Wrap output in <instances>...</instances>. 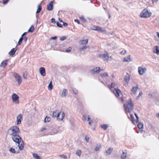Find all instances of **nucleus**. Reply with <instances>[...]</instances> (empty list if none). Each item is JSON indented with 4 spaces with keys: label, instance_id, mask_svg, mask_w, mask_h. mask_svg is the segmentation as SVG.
<instances>
[{
    "label": "nucleus",
    "instance_id": "obj_2",
    "mask_svg": "<svg viewBox=\"0 0 159 159\" xmlns=\"http://www.w3.org/2000/svg\"><path fill=\"white\" fill-rule=\"evenodd\" d=\"M125 111L130 113L133 110L134 105L131 98L126 101L124 104Z\"/></svg>",
    "mask_w": 159,
    "mask_h": 159
},
{
    "label": "nucleus",
    "instance_id": "obj_46",
    "mask_svg": "<svg viewBox=\"0 0 159 159\" xmlns=\"http://www.w3.org/2000/svg\"><path fill=\"white\" fill-rule=\"evenodd\" d=\"M73 93L74 94H78V91L76 89H75V88L74 89H73Z\"/></svg>",
    "mask_w": 159,
    "mask_h": 159
},
{
    "label": "nucleus",
    "instance_id": "obj_21",
    "mask_svg": "<svg viewBox=\"0 0 159 159\" xmlns=\"http://www.w3.org/2000/svg\"><path fill=\"white\" fill-rule=\"evenodd\" d=\"M131 56L130 55H129L127 57H126L124 58L123 61L124 62H130L132 61V59L130 58Z\"/></svg>",
    "mask_w": 159,
    "mask_h": 159
},
{
    "label": "nucleus",
    "instance_id": "obj_42",
    "mask_svg": "<svg viewBox=\"0 0 159 159\" xmlns=\"http://www.w3.org/2000/svg\"><path fill=\"white\" fill-rule=\"evenodd\" d=\"M134 115L135 116V117L136 118V122L137 123H139V117L137 115V114L136 113H134Z\"/></svg>",
    "mask_w": 159,
    "mask_h": 159
},
{
    "label": "nucleus",
    "instance_id": "obj_49",
    "mask_svg": "<svg viewBox=\"0 0 159 159\" xmlns=\"http://www.w3.org/2000/svg\"><path fill=\"white\" fill-rule=\"evenodd\" d=\"M80 19L83 22H85L86 21L85 19L84 18L83 16H81L80 17Z\"/></svg>",
    "mask_w": 159,
    "mask_h": 159
},
{
    "label": "nucleus",
    "instance_id": "obj_1",
    "mask_svg": "<svg viewBox=\"0 0 159 159\" xmlns=\"http://www.w3.org/2000/svg\"><path fill=\"white\" fill-rule=\"evenodd\" d=\"M20 131L19 127L16 126H13L10 128L7 131V134L10 136H13L15 134H19Z\"/></svg>",
    "mask_w": 159,
    "mask_h": 159
},
{
    "label": "nucleus",
    "instance_id": "obj_64",
    "mask_svg": "<svg viewBox=\"0 0 159 159\" xmlns=\"http://www.w3.org/2000/svg\"><path fill=\"white\" fill-rule=\"evenodd\" d=\"M156 116L157 117L159 118V113H158L156 114Z\"/></svg>",
    "mask_w": 159,
    "mask_h": 159
},
{
    "label": "nucleus",
    "instance_id": "obj_37",
    "mask_svg": "<svg viewBox=\"0 0 159 159\" xmlns=\"http://www.w3.org/2000/svg\"><path fill=\"white\" fill-rule=\"evenodd\" d=\"M99 27H97L94 26H93V30H94L99 31V30H100L99 29Z\"/></svg>",
    "mask_w": 159,
    "mask_h": 159
},
{
    "label": "nucleus",
    "instance_id": "obj_54",
    "mask_svg": "<svg viewBox=\"0 0 159 159\" xmlns=\"http://www.w3.org/2000/svg\"><path fill=\"white\" fill-rule=\"evenodd\" d=\"M115 85V84L114 83H112L110 85V87L111 88H113Z\"/></svg>",
    "mask_w": 159,
    "mask_h": 159
},
{
    "label": "nucleus",
    "instance_id": "obj_24",
    "mask_svg": "<svg viewBox=\"0 0 159 159\" xmlns=\"http://www.w3.org/2000/svg\"><path fill=\"white\" fill-rule=\"evenodd\" d=\"M113 148H109L106 152L105 153L107 154L106 155H109L113 151Z\"/></svg>",
    "mask_w": 159,
    "mask_h": 159
},
{
    "label": "nucleus",
    "instance_id": "obj_55",
    "mask_svg": "<svg viewBox=\"0 0 159 159\" xmlns=\"http://www.w3.org/2000/svg\"><path fill=\"white\" fill-rule=\"evenodd\" d=\"M120 53L124 55L126 53V51L125 50L122 51Z\"/></svg>",
    "mask_w": 159,
    "mask_h": 159
},
{
    "label": "nucleus",
    "instance_id": "obj_19",
    "mask_svg": "<svg viewBox=\"0 0 159 159\" xmlns=\"http://www.w3.org/2000/svg\"><path fill=\"white\" fill-rule=\"evenodd\" d=\"M130 79V75L127 73L125 77L124 80L125 82L128 83Z\"/></svg>",
    "mask_w": 159,
    "mask_h": 159
},
{
    "label": "nucleus",
    "instance_id": "obj_58",
    "mask_svg": "<svg viewBox=\"0 0 159 159\" xmlns=\"http://www.w3.org/2000/svg\"><path fill=\"white\" fill-rule=\"evenodd\" d=\"M83 120H86V116L85 115L83 116Z\"/></svg>",
    "mask_w": 159,
    "mask_h": 159
},
{
    "label": "nucleus",
    "instance_id": "obj_16",
    "mask_svg": "<svg viewBox=\"0 0 159 159\" xmlns=\"http://www.w3.org/2000/svg\"><path fill=\"white\" fill-rule=\"evenodd\" d=\"M8 61V59H7L3 61L0 65V67L5 68L7 65V62Z\"/></svg>",
    "mask_w": 159,
    "mask_h": 159
},
{
    "label": "nucleus",
    "instance_id": "obj_11",
    "mask_svg": "<svg viewBox=\"0 0 159 159\" xmlns=\"http://www.w3.org/2000/svg\"><path fill=\"white\" fill-rule=\"evenodd\" d=\"M65 116V114L63 112H60L58 113L57 116V120H62Z\"/></svg>",
    "mask_w": 159,
    "mask_h": 159
},
{
    "label": "nucleus",
    "instance_id": "obj_18",
    "mask_svg": "<svg viewBox=\"0 0 159 159\" xmlns=\"http://www.w3.org/2000/svg\"><path fill=\"white\" fill-rule=\"evenodd\" d=\"M67 94V90L66 89H64L62 93V94L61 95V96L62 97H66Z\"/></svg>",
    "mask_w": 159,
    "mask_h": 159
},
{
    "label": "nucleus",
    "instance_id": "obj_12",
    "mask_svg": "<svg viewBox=\"0 0 159 159\" xmlns=\"http://www.w3.org/2000/svg\"><path fill=\"white\" fill-rule=\"evenodd\" d=\"M139 89V86L136 84L135 86L132 87L131 89V95L135 94L137 91V89Z\"/></svg>",
    "mask_w": 159,
    "mask_h": 159
},
{
    "label": "nucleus",
    "instance_id": "obj_28",
    "mask_svg": "<svg viewBox=\"0 0 159 159\" xmlns=\"http://www.w3.org/2000/svg\"><path fill=\"white\" fill-rule=\"evenodd\" d=\"M33 156L35 159H41L40 157L36 153H33Z\"/></svg>",
    "mask_w": 159,
    "mask_h": 159
},
{
    "label": "nucleus",
    "instance_id": "obj_20",
    "mask_svg": "<svg viewBox=\"0 0 159 159\" xmlns=\"http://www.w3.org/2000/svg\"><path fill=\"white\" fill-rule=\"evenodd\" d=\"M120 92V90L118 89H115V90L114 91V93L117 97L119 96V93Z\"/></svg>",
    "mask_w": 159,
    "mask_h": 159
},
{
    "label": "nucleus",
    "instance_id": "obj_8",
    "mask_svg": "<svg viewBox=\"0 0 159 159\" xmlns=\"http://www.w3.org/2000/svg\"><path fill=\"white\" fill-rule=\"evenodd\" d=\"M147 70L145 68H143L140 66L138 68V72L139 75H142L145 73Z\"/></svg>",
    "mask_w": 159,
    "mask_h": 159
},
{
    "label": "nucleus",
    "instance_id": "obj_33",
    "mask_svg": "<svg viewBox=\"0 0 159 159\" xmlns=\"http://www.w3.org/2000/svg\"><path fill=\"white\" fill-rule=\"evenodd\" d=\"M76 154L77 156H79V157H80L81 154V151L80 150H77L76 152Z\"/></svg>",
    "mask_w": 159,
    "mask_h": 159
},
{
    "label": "nucleus",
    "instance_id": "obj_15",
    "mask_svg": "<svg viewBox=\"0 0 159 159\" xmlns=\"http://www.w3.org/2000/svg\"><path fill=\"white\" fill-rule=\"evenodd\" d=\"M39 72L41 75L43 76L46 75L45 70L44 67H41L39 69Z\"/></svg>",
    "mask_w": 159,
    "mask_h": 159
},
{
    "label": "nucleus",
    "instance_id": "obj_29",
    "mask_svg": "<svg viewBox=\"0 0 159 159\" xmlns=\"http://www.w3.org/2000/svg\"><path fill=\"white\" fill-rule=\"evenodd\" d=\"M108 126L107 124H104L101 125V128L104 130H106L108 128Z\"/></svg>",
    "mask_w": 159,
    "mask_h": 159
},
{
    "label": "nucleus",
    "instance_id": "obj_48",
    "mask_svg": "<svg viewBox=\"0 0 159 159\" xmlns=\"http://www.w3.org/2000/svg\"><path fill=\"white\" fill-rule=\"evenodd\" d=\"M99 29H100L98 31H100L101 32H103L106 31V30L105 29H103L102 28H101L100 27H99Z\"/></svg>",
    "mask_w": 159,
    "mask_h": 159
},
{
    "label": "nucleus",
    "instance_id": "obj_9",
    "mask_svg": "<svg viewBox=\"0 0 159 159\" xmlns=\"http://www.w3.org/2000/svg\"><path fill=\"white\" fill-rule=\"evenodd\" d=\"M102 70H101L100 67H96L94 69L90 70V72L91 73L94 74H96L99 73L100 71Z\"/></svg>",
    "mask_w": 159,
    "mask_h": 159
},
{
    "label": "nucleus",
    "instance_id": "obj_5",
    "mask_svg": "<svg viewBox=\"0 0 159 159\" xmlns=\"http://www.w3.org/2000/svg\"><path fill=\"white\" fill-rule=\"evenodd\" d=\"M14 76L15 77L16 80L18 82L19 84H20L21 83L22 80L20 76L17 73H14Z\"/></svg>",
    "mask_w": 159,
    "mask_h": 159
},
{
    "label": "nucleus",
    "instance_id": "obj_23",
    "mask_svg": "<svg viewBox=\"0 0 159 159\" xmlns=\"http://www.w3.org/2000/svg\"><path fill=\"white\" fill-rule=\"evenodd\" d=\"M16 49H15V48H13L9 52V55L10 56H13L15 54V53L16 52Z\"/></svg>",
    "mask_w": 159,
    "mask_h": 159
},
{
    "label": "nucleus",
    "instance_id": "obj_14",
    "mask_svg": "<svg viewBox=\"0 0 159 159\" xmlns=\"http://www.w3.org/2000/svg\"><path fill=\"white\" fill-rule=\"evenodd\" d=\"M27 32H24L21 35V36L20 38L19 39V41L18 43V45H20L22 42L23 40V37L24 36L26 35L27 34Z\"/></svg>",
    "mask_w": 159,
    "mask_h": 159
},
{
    "label": "nucleus",
    "instance_id": "obj_60",
    "mask_svg": "<svg viewBox=\"0 0 159 159\" xmlns=\"http://www.w3.org/2000/svg\"><path fill=\"white\" fill-rule=\"evenodd\" d=\"M57 39V36H54L51 38L52 39L56 40Z\"/></svg>",
    "mask_w": 159,
    "mask_h": 159
},
{
    "label": "nucleus",
    "instance_id": "obj_31",
    "mask_svg": "<svg viewBox=\"0 0 159 159\" xmlns=\"http://www.w3.org/2000/svg\"><path fill=\"white\" fill-rule=\"evenodd\" d=\"M42 10V7L40 5L38 6V8L36 11V13H39Z\"/></svg>",
    "mask_w": 159,
    "mask_h": 159
},
{
    "label": "nucleus",
    "instance_id": "obj_7",
    "mask_svg": "<svg viewBox=\"0 0 159 159\" xmlns=\"http://www.w3.org/2000/svg\"><path fill=\"white\" fill-rule=\"evenodd\" d=\"M12 98L13 102L16 103H19V97L16 94H13L12 96Z\"/></svg>",
    "mask_w": 159,
    "mask_h": 159
},
{
    "label": "nucleus",
    "instance_id": "obj_57",
    "mask_svg": "<svg viewBox=\"0 0 159 159\" xmlns=\"http://www.w3.org/2000/svg\"><path fill=\"white\" fill-rule=\"evenodd\" d=\"M74 21L75 22H77V23L79 24H80V21H79V20H78V19H75V20H74Z\"/></svg>",
    "mask_w": 159,
    "mask_h": 159
},
{
    "label": "nucleus",
    "instance_id": "obj_10",
    "mask_svg": "<svg viewBox=\"0 0 159 159\" xmlns=\"http://www.w3.org/2000/svg\"><path fill=\"white\" fill-rule=\"evenodd\" d=\"M23 115L20 114L18 115L16 118V125H19L21 123V120H22Z\"/></svg>",
    "mask_w": 159,
    "mask_h": 159
},
{
    "label": "nucleus",
    "instance_id": "obj_44",
    "mask_svg": "<svg viewBox=\"0 0 159 159\" xmlns=\"http://www.w3.org/2000/svg\"><path fill=\"white\" fill-rule=\"evenodd\" d=\"M89 137L88 135H87L85 136V140H86V141L87 143L89 141Z\"/></svg>",
    "mask_w": 159,
    "mask_h": 159
},
{
    "label": "nucleus",
    "instance_id": "obj_53",
    "mask_svg": "<svg viewBox=\"0 0 159 159\" xmlns=\"http://www.w3.org/2000/svg\"><path fill=\"white\" fill-rule=\"evenodd\" d=\"M28 39V38L26 37V35L24 36L23 37V40H24V41H25V42H26L27 40Z\"/></svg>",
    "mask_w": 159,
    "mask_h": 159
},
{
    "label": "nucleus",
    "instance_id": "obj_61",
    "mask_svg": "<svg viewBox=\"0 0 159 159\" xmlns=\"http://www.w3.org/2000/svg\"><path fill=\"white\" fill-rule=\"evenodd\" d=\"M46 129V128L45 127H43L42 128L40 129V131L42 132L43 131V130H45Z\"/></svg>",
    "mask_w": 159,
    "mask_h": 159
},
{
    "label": "nucleus",
    "instance_id": "obj_4",
    "mask_svg": "<svg viewBox=\"0 0 159 159\" xmlns=\"http://www.w3.org/2000/svg\"><path fill=\"white\" fill-rule=\"evenodd\" d=\"M11 138L13 141L17 143H20L22 140V139L19 135V134H15L12 136Z\"/></svg>",
    "mask_w": 159,
    "mask_h": 159
},
{
    "label": "nucleus",
    "instance_id": "obj_17",
    "mask_svg": "<svg viewBox=\"0 0 159 159\" xmlns=\"http://www.w3.org/2000/svg\"><path fill=\"white\" fill-rule=\"evenodd\" d=\"M99 57H102L105 58L107 60H108L109 59V56L107 54H100Z\"/></svg>",
    "mask_w": 159,
    "mask_h": 159
},
{
    "label": "nucleus",
    "instance_id": "obj_50",
    "mask_svg": "<svg viewBox=\"0 0 159 159\" xmlns=\"http://www.w3.org/2000/svg\"><path fill=\"white\" fill-rule=\"evenodd\" d=\"M66 39V36H62L61 37L60 39V40L61 41H64Z\"/></svg>",
    "mask_w": 159,
    "mask_h": 159
},
{
    "label": "nucleus",
    "instance_id": "obj_13",
    "mask_svg": "<svg viewBox=\"0 0 159 159\" xmlns=\"http://www.w3.org/2000/svg\"><path fill=\"white\" fill-rule=\"evenodd\" d=\"M53 9V2L51 1L47 5V9L48 11H51Z\"/></svg>",
    "mask_w": 159,
    "mask_h": 159
},
{
    "label": "nucleus",
    "instance_id": "obj_56",
    "mask_svg": "<svg viewBox=\"0 0 159 159\" xmlns=\"http://www.w3.org/2000/svg\"><path fill=\"white\" fill-rule=\"evenodd\" d=\"M51 22L52 23H56L55 19L54 18H52L51 19Z\"/></svg>",
    "mask_w": 159,
    "mask_h": 159
},
{
    "label": "nucleus",
    "instance_id": "obj_34",
    "mask_svg": "<svg viewBox=\"0 0 159 159\" xmlns=\"http://www.w3.org/2000/svg\"><path fill=\"white\" fill-rule=\"evenodd\" d=\"M87 48V47L86 46H83L81 48H79V50L80 51L84 50L86 49Z\"/></svg>",
    "mask_w": 159,
    "mask_h": 159
},
{
    "label": "nucleus",
    "instance_id": "obj_30",
    "mask_svg": "<svg viewBox=\"0 0 159 159\" xmlns=\"http://www.w3.org/2000/svg\"><path fill=\"white\" fill-rule=\"evenodd\" d=\"M53 88V85H52V81H51L49 83L48 85V89L51 90Z\"/></svg>",
    "mask_w": 159,
    "mask_h": 159
},
{
    "label": "nucleus",
    "instance_id": "obj_38",
    "mask_svg": "<svg viewBox=\"0 0 159 159\" xmlns=\"http://www.w3.org/2000/svg\"><path fill=\"white\" fill-rule=\"evenodd\" d=\"M58 156L62 158L65 159H67V157L64 155H59Z\"/></svg>",
    "mask_w": 159,
    "mask_h": 159
},
{
    "label": "nucleus",
    "instance_id": "obj_35",
    "mask_svg": "<svg viewBox=\"0 0 159 159\" xmlns=\"http://www.w3.org/2000/svg\"><path fill=\"white\" fill-rule=\"evenodd\" d=\"M58 113H57V111H53L52 115V117H57V115Z\"/></svg>",
    "mask_w": 159,
    "mask_h": 159
},
{
    "label": "nucleus",
    "instance_id": "obj_39",
    "mask_svg": "<svg viewBox=\"0 0 159 159\" xmlns=\"http://www.w3.org/2000/svg\"><path fill=\"white\" fill-rule=\"evenodd\" d=\"M50 117H46L44 120V122H47L50 121Z\"/></svg>",
    "mask_w": 159,
    "mask_h": 159
},
{
    "label": "nucleus",
    "instance_id": "obj_6",
    "mask_svg": "<svg viewBox=\"0 0 159 159\" xmlns=\"http://www.w3.org/2000/svg\"><path fill=\"white\" fill-rule=\"evenodd\" d=\"M17 145L16 147L14 146L13 147L16 149L18 148V147L19 149L20 150H23L24 148V141L23 140L21 141L20 143H17Z\"/></svg>",
    "mask_w": 159,
    "mask_h": 159
},
{
    "label": "nucleus",
    "instance_id": "obj_41",
    "mask_svg": "<svg viewBox=\"0 0 159 159\" xmlns=\"http://www.w3.org/2000/svg\"><path fill=\"white\" fill-rule=\"evenodd\" d=\"M130 116L131 117V120L132 122L134 123V119L133 116L132 114H130Z\"/></svg>",
    "mask_w": 159,
    "mask_h": 159
},
{
    "label": "nucleus",
    "instance_id": "obj_52",
    "mask_svg": "<svg viewBox=\"0 0 159 159\" xmlns=\"http://www.w3.org/2000/svg\"><path fill=\"white\" fill-rule=\"evenodd\" d=\"M9 0H3V3L4 4H7Z\"/></svg>",
    "mask_w": 159,
    "mask_h": 159
},
{
    "label": "nucleus",
    "instance_id": "obj_22",
    "mask_svg": "<svg viewBox=\"0 0 159 159\" xmlns=\"http://www.w3.org/2000/svg\"><path fill=\"white\" fill-rule=\"evenodd\" d=\"M153 52L157 55H159V47L157 46H155L153 48Z\"/></svg>",
    "mask_w": 159,
    "mask_h": 159
},
{
    "label": "nucleus",
    "instance_id": "obj_32",
    "mask_svg": "<svg viewBox=\"0 0 159 159\" xmlns=\"http://www.w3.org/2000/svg\"><path fill=\"white\" fill-rule=\"evenodd\" d=\"M34 30V27L33 25H32L31 27L28 30V32H32Z\"/></svg>",
    "mask_w": 159,
    "mask_h": 159
},
{
    "label": "nucleus",
    "instance_id": "obj_43",
    "mask_svg": "<svg viewBox=\"0 0 159 159\" xmlns=\"http://www.w3.org/2000/svg\"><path fill=\"white\" fill-rule=\"evenodd\" d=\"M108 76V74L107 72H105L101 75V76L102 77Z\"/></svg>",
    "mask_w": 159,
    "mask_h": 159
},
{
    "label": "nucleus",
    "instance_id": "obj_40",
    "mask_svg": "<svg viewBox=\"0 0 159 159\" xmlns=\"http://www.w3.org/2000/svg\"><path fill=\"white\" fill-rule=\"evenodd\" d=\"M9 150L12 153H15L16 152L15 149L12 148H10Z\"/></svg>",
    "mask_w": 159,
    "mask_h": 159
},
{
    "label": "nucleus",
    "instance_id": "obj_3",
    "mask_svg": "<svg viewBox=\"0 0 159 159\" xmlns=\"http://www.w3.org/2000/svg\"><path fill=\"white\" fill-rule=\"evenodd\" d=\"M152 15V13L148 11L147 9H145L141 12L140 16L141 17L146 18L150 17Z\"/></svg>",
    "mask_w": 159,
    "mask_h": 159
},
{
    "label": "nucleus",
    "instance_id": "obj_25",
    "mask_svg": "<svg viewBox=\"0 0 159 159\" xmlns=\"http://www.w3.org/2000/svg\"><path fill=\"white\" fill-rule=\"evenodd\" d=\"M102 148L101 145L100 143H98L97 144L96 147L94 149V150L96 151H98L99 150Z\"/></svg>",
    "mask_w": 159,
    "mask_h": 159
},
{
    "label": "nucleus",
    "instance_id": "obj_26",
    "mask_svg": "<svg viewBox=\"0 0 159 159\" xmlns=\"http://www.w3.org/2000/svg\"><path fill=\"white\" fill-rule=\"evenodd\" d=\"M127 152H125L123 151H122V154L121 156V159H125L126 157Z\"/></svg>",
    "mask_w": 159,
    "mask_h": 159
},
{
    "label": "nucleus",
    "instance_id": "obj_45",
    "mask_svg": "<svg viewBox=\"0 0 159 159\" xmlns=\"http://www.w3.org/2000/svg\"><path fill=\"white\" fill-rule=\"evenodd\" d=\"M57 25L58 27L60 28H61L62 27V25L61 24H60L59 22H57Z\"/></svg>",
    "mask_w": 159,
    "mask_h": 159
},
{
    "label": "nucleus",
    "instance_id": "obj_51",
    "mask_svg": "<svg viewBox=\"0 0 159 159\" xmlns=\"http://www.w3.org/2000/svg\"><path fill=\"white\" fill-rule=\"evenodd\" d=\"M27 73L26 72L24 73L23 75V78L24 79H26Z\"/></svg>",
    "mask_w": 159,
    "mask_h": 159
},
{
    "label": "nucleus",
    "instance_id": "obj_59",
    "mask_svg": "<svg viewBox=\"0 0 159 159\" xmlns=\"http://www.w3.org/2000/svg\"><path fill=\"white\" fill-rule=\"evenodd\" d=\"M68 24L65 22H63V25L64 26H67L68 25Z\"/></svg>",
    "mask_w": 159,
    "mask_h": 159
},
{
    "label": "nucleus",
    "instance_id": "obj_62",
    "mask_svg": "<svg viewBox=\"0 0 159 159\" xmlns=\"http://www.w3.org/2000/svg\"><path fill=\"white\" fill-rule=\"evenodd\" d=\"M142 95V93L141 91L139 92V96L138 97H141Z\"/></svg>",
    "mask_w": 159,
    "mask_h": 159
},
{
    "label": "nucleus",
    "instance_id": "obj_47",
    "mask_svg": "<svg viewBox=\"0 0 159 159\" xmlns=\"http://www.w3.org/2000/svg\"><path fill=\"white\" fill-rule=\"evenodd\" d=\"M71 47H69L67 49H66L65 52H70L71 50Z\"/></svg>",
    "mask_w": 159,
    "mask_h": 159
},
{
    "label": "nucleus",
    "instance_id": "obj_27",
    "mask_svg": "<svg viewBox=\"0 0 159 159\" xmlns=\"http://www.w3.org/2000/svg\"><path fill=\"white\" fill-rule=\"evenodd\" d=\"M88 39L82 40L80 41L81 44H86L88 43Z\"/></svg>",
    "mask_w": 159,
    "mask_h": 159
},
{
    "label": "nucleus",
    "instance_id": "obj_63",
    "mask_svg": "<svg viewBox=\"0 0 159 159\" xmlns=\"http://www.w3.org/2000/svg\"><path fill=\"white\" fill-rule=\"evenodd\" d=\"M148 97L149 98H152V95L151 94H149Z\"/></svg>",
    "mask_w": 159,
    "mask_h": 159
},
{
    "label": "nucleus",
    "instance_id": "obj_36",
    "mask_svg": "<svg viewBox=\"0 0 159 159\" xmlns=\"http://www.w3.org/2000/svg\"><path fill=\"white\" fill-rule=\"evenodd\" d=\"M138 126L139 129H141L143 128V125L141 123H139L138 125Z\"/></svg>",
    "mask_w": 159,
    "mask_h": 159
}]
</instances>
